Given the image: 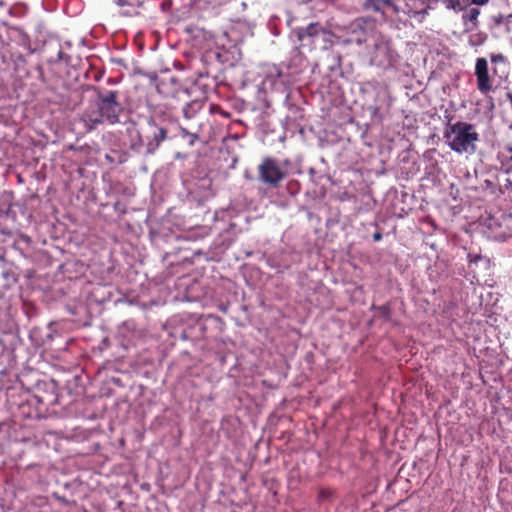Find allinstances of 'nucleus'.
<instances>
[{
    "label": "nucleus",
    "mask_w": 512,
    "mask_h": 512,
    "mask_svg": "<svg viewBox=\"0 0 512 512\" xmlns=\"http://www.w3.org/2000/svg\"><path fill=\"white\" fill-rule=\"evenodd\" d=\"M444 138L454 152L471 155L476 151L479 135L473 125L458 121L446 128Z\"/></svg>",
    "instance_id": "obj_1"
},
{
    "label": "nucleus",
    "mask_w": 512,
    "mask_h": 512,
    "mask_svg": "<svg viewBox=\"0 0 512 512\" xmlns=\"http://www.w3.org/2000/svg\"><path fill=\"white\" fill-rule=\"evenodd\" d=\"M373 51L370 62L377 66H391L396 60V53L391 46L389 38L382 34L373 37Z\"/></svg>",
    "instance_id": "obj_2"
},
{
    "label": "nucleus",
    "mask_w": 512,
    "mask_h": 512,
    "mask_svg": "<svg viewBox=\"0 0 512 512\" xmlns=\"http://www.w3.org/2000/svg\"><path fill=\"white\" fill-rule=\"evenodd\" d=\"M97 107L101 110L104 120L110 124L120 121L119 116L123 111L122 105L117 100V92L109 91L100 95L97 99Z\"/></svg>",
    "instance_id": "obj_3"
},
{
    "label": "nucleus",
    "mask_w": 512,
    "mask_h": 512,
    "mask_svg": "<svg viewBox=\"0 0 512 512\" xmlns=\"http://www.w3.org/2000/svg\"><path fill=\"white\" fill-rule=\"evenodd\" d=\"M258 173L259 179L271 186H277L285 178V172L278 161L270 157L263 159L258 167Z\"/></svg>",
    "instance_id": "obj_4"
},
{
    "label": "nucleus",
    "mask_w": 512,
    "mask_h": 512,
    "mask_svg": "<svg viewBox=\"0 0 512 512\" xmlns=\"http://www.w3.org/2000/svg\"><path fill=\"white\" fill-rule=\"evenodd\" d=\"M475 75L477 77V87L481 93H487L491 90V84L488 75V62L485 58H478L475 65Z\"/></svg>",
    "instance_id": "obj_5"
},
{
    "label": "nucleus",
    "mask_w": 512,
    "mask_h": 512,
    "mask_svg": "<svg viewBox=\"0 0 512 512\" xmlns=\"http://www.w3.org/2000/svg\"><path fill=\"white\" fill-rule=\"evenodd\" d=\"M389 106L390 103L388 91L386 89H379L376 92L375 103L369 107V110L371 111L374 118L382 120L384 117L383 110L388 109Z\"/></svg>",
    "instance_id": "obj_6"
},
{
    "label": "nucleus",
    "mask_w": 512,
    "mask_h": 512,
    "mask_svg": "<svg viewBox=\"0 0 512 512\" xmlns=\"http://www.w3.org/2000/svg\"><path fill=\"white\" fill-rule=\"evenodd\" d=\"M484 226L486 227L487 237L490 239L504 241L508 236L507 231L503 229L502 225L494 217H488L484 221Z\"/></svg>",
    "instance_id": "obj_7"
},
{
    "label": "nucleus",
    "mask_w": 512,
    "mask_h": 512,
    "mask_svg": "<svg viewBox=\"0 0 512 512\" xmlns=\"http://www.w3.org/2000/svg\"><path fill=\"white\" fill-rule=\"evenodd\" d=\"M81 119L88 130H92L96 128L97 125L105 122L101 110L99 109V107H97V105L93 109H87L82 114Z\"/></svg>",
    "instance_id": "obj_8"
},
{
    "label": "nucleus",
    "mask_w": 512,
    "mask_h": 512,
    "mask_svg": "<svg viewBox=\"0 0 512 512\" xmlns=\"http://www.w3.org/2000/svg\"><path fill=\"white\" fill-rule=\"evenodd\" d=\"M404 12L410 17L427 14L428 0H406Z\"/></svg>",
    "instance_id": "obj_9"
},
{
    "label": "nucleus",
    "mask_w": 512,
    "mask_h": 512,
    "mask_svg": "<svg viewBox=\"0 0 512 512\" xmlns=\"http://www.w3.org/2000/svg\"><path fill=\"white\" fill-rule=\"evenodd\" d=\"M321 31L322 27L319 23H311L305 28L295 29L294 33L296 34L298 40L303 42L318 36Z\"/></svg>",
    "instance_id": "obj_10"
},
{
    "label": "nucleus",
    "mask_w": 512,
    "mask_h": 512,
    "mask_svg": "<svg viewBox=\"0 0 512 512\" xmlns=\"http://www.w3.org/2000/svg\"><path fill=\"white\" fill-rule=\"evenodd\" d=\"M366 7L375 12H382L383 14L387 9H391L394 12H398L399 10L396 0H367Z\"/></svg>",
    "instance_id": "obj_11"
},
{
    "label": "nucleus",
    "mask_w": 512,
    "mask_h": 512,
    "mask_svg": "<svg viewBox=\"0 0 512 512\" xmlns=\"http://www.w3.org/2000/svg\"><path fill=\"white\" fill-rule=\"evenodd\" d=\"M462 22L466 30H473L478 26L480 10L478 8H465L462 10Z\"/></svg>",
    "instance_id": "obj_12"
},
{
    "label": "nucleus",
    "mask_w": 512,
    "mask_h": 512,
    "mask_svg": "<svg viewBox=\"0 0 512 512\" xmlns=\"http://www.w3.org/2000/svg\"><path fill=\"white\" fill-rule=\"evenodd\" d=\"M281 76L278 68L273 67L262 82L263 90H273Z\"/></svg>",
    "instance_id": "obj_13"
},
{
    "label": "nucleus",
    "mask_w": 512,
    "mask_h": 512,
    "mask_svg": "<svg viewBox=\"0 0 512 512\" xmlns=\"http://www.w3.org/2000/svg\"><path fill=\"white\" fill-rule=\"evenodd\" d=\"M226 0H192V4L196 9L207 10L220 7Z\"/></svg>",
    "instance_id": "obj_14"
},
{
    "label": "nucleus",
    "mask_w": 512,
    "mask_h": 512,
    "mask_svg": "<svg viewBox=\"0 0 512 512\" xmlns=\"http://www.w3.org/2000/svg\"><path fill=\"white\" fill-rule=\"evenodd\" d=\"M444 6L454 12H461L468 7L470 0H441Z\"/></svg>",
    "instance_id": "obj_15"
},
{
    "label": "nucleus",
    "mask_w": 512,
    "mask_h": 512,
    "mask_svg": "<svg viewBox=\"0 0 512 512\" xmlns=\"http://www.w3.org/2000/svg\"><path fill=\"white\" fill-rule=\"evenodd\" d=\"M492 62L495 65L494 72L497 73L498 69H500L502 74H505L507 71V64L504 61L503 56L497 55L492 57Z\"/></svg>",
    "instance_id": "obj_16"
},
{
    "label": "nucleus",
    "mask_w": 512,
    "mask_h": 512,
    "mask_svg": "<svg viewBox=\"0 0 512 512\" xmlns=\"http://www.w3.org/2000/svg\"><path fill=\"white\" fill-rule=\"evenodd\" d=\"M167 138V130L162 127H156L155 132L153 133L152 140H154L157 144H161Z\"/></svg>",
    "instance_id": "obj_17"
},
{
    "label": "nucleus",
    "mask_w": 512,
    "mask_h": 512,
    "mask_svg": "<svg viewBox=\"0 0 512 512\" xmlns=\"http://www.w3.org/2000/svg\"><path fill=\"white\" fill-rule=\"evenodd\" d=\"M500 156L509 162L508 169H512V145H507L500 152Z\"/></svg>",
    "instance_id": "obj_18"
},
{
    "label": "nucleus",
    "mask_w": 512,
    "mask_h": 512,
    "mask_svg": "<svg viewBox=\"0 0 512 512\" xmlns=\"http://www.w3.org/2000/svg\"><path fill=\"white\" fill-rule=\"evenodd\" d=\"M159 146V144H157L154 140L151 139L147 143L146 154H153L158 149Z\"/></svg>",
    "instance_id": "obj_19"
},
{
    "label": "nucleus",
    "mask_w": 512,
    "mask_h": 512,
    "mask_svg": "<svg viewBox=\"0 0 512 512\" xmlns=\"http://www.w3.org/2000/svg\"><path fill=\"white\" fill-rule=\"evenodd\" d=\"M188 138H189V144L193 145L196 142V140L198 139V134L191 133V134H189Z\"/></svg>",
    "instance_id": "obj_20"
},
{
    "label": "nucleus",
    "mask_w": 512,
    "mask_h": 512,
    "mask_svg": "<svg viewBox=\"0 0 512 512\" xmlns=\"http://www.w3.org/2000/svg\"><path fill=\"white\" fill-rule=\"evenodd\" d=\"M489 2V0H470V3L474 5H485Z\"/></svg>",
    "instance_id": "obj_21"
},
{
    "label": "nucleus",
    "mask_w": 512,
    "mask_h": 512,
    "mask_svg": "<svg viewBox=\"0 0 512 512\" xmlns=\"http://www.w3.org/2000/svg\"><path fill=\"white\" fill-rule=\"evenodd\" d=\"M113 2L115 4H117L118 6H121V7L126 6V5L129 4L128 0H113Z\"/></svg>",
    "instance_id": "obj_22"
},
{
    "label": "nucleus",
    "mask_w": 512,
    "mask_h": 512,
    "mask_svg": "<svg viewBox=\"0 0 512 512\" xmlns=\"http://www.w3.org/2000/svg\"><path fill=\"white\" fill-rule=\"evenodd\" d=\"M180 134H181V136H182L183 138H185V137H188V136H189V134H191V133H190L187 129H185V128H182V127H181V128H180Z\"/></svg>",
    "instance_id": "obj_23"
},
{
    "label": "nucleus",
    "mask_w": 512,
    "mask_h": 512,
    "mask_svg": "<svg viewBox=\"0 0 512 512\" xmlns=\"http://www.w3.org/2000/svg\"><path fill=\"white\" fill-rule=\"evenodd\" d=\"M381 239H382V234H381L380 232H376V233H374V234H373V240H374L375 242H378V241H380Z\"/></svg>",
    "instance_id": "obj_24"
},
{
    "label": "nucleus",
    "mask_w": 512,
    "mask_h": 512,
    "mask_svg": "<svg viewBox=\"0 0 512 512\" xmlns=\"http://www.w3.org/2000/svg\"><path fill=\"white\" fill-rule=\"evenodd\" d=\"M191 106H192V105H188V106H187V107H185V108H184V110H183V111H184V115H185V117H187V118L192 117V115L189 113V108H190Z\"/></svg>",
    "instance_id": "obj_25"
},
{
    "label": "nucleus",
    "mask_w": 512,
    "mask_h": 512,
    "mask_svg": "<svg viewBox=\"0 0 512 512\" xmlns=\"http://www.w3.org/2000/svg\"><path fill=\"white\" fill-rule=\"evenodd\" d=\"M380 310H381L382 314H383L385 317H387V316H388V314H389V309H388V307L383 306V307H381V308H380Z\"/></svg>",
    "instance_id": "obj_26"
},
{
    "label": "nucleus",
    "mask_w": 512,
    "mask_h": 512,
    "mask_svg": "<svg viewBox=\"0 0 512 512\" xmlns=\"http://www.w3.org/2000/svg\"><path fill=\"white\" fill-rule=\"evenodd\" d=\"M355 41H356L358 44H361V43L363 42V40H362L360 37L356 38V39H355Z\"/></svg>",
    "instance_id": "obj_27"
},
{
    "label": "nucleus",
    "mask_w": 512,
    "mask_h": 512,
    "mask_svg": "<svg viewBox=\"0 0 512 512\" xmlns=\"http://www.w3.org/2000/svg\"><path fill=\"white\" fill-rule=\"evenodd\" d=\"M353 26H357V27H359V28H360V27H361V24L357 22V23H354V24H353Z\"/></svg>",
    "instance_id": "obj_28"
},
{
    "label": "nucleus",
    "mask_w": 512,
    "mask_h": 512,
    "mask_svg": "<svg viewBox=\"0 0 512 512\" xmlns=\"http://www.w3.org/2000/svg\"><path fill=\"white\" fill-rule=\"evenodd\" d=\"M194 106H197L198 108L201 107L200 103H193Z\"/></svg>",
    "instance_id": "obj_29"
},
{
    "label": "nucleus",
    "mask_w": 512,
    "mask_h": 512,
    "mask_svg": "<svg viewBox=\"0 0 512 512\" xmlns=\"http://www.w3.org/2000/svg\"><path fill=\"white\" fill-rule=\"evenodd\" d=\"M165 6H168V3H165V2H164V3L162 4V7H163V8H165Z\"/></svg>",
    "instance_id": "obj_30"
},
{
    "label": "nucleus",
    "mask_w": 512,
    "mask_h": 512,
    "mask_svg": "<svg viewBox=\"0 0 512 512\" xmlns=\"http://www.w3.org/2000/svg\"><path fill=\"white\" fill-rule=\"evenodd\" d=\"M165 6H168V3H165V2H164V3L162 4V7H163V8H165Z\"/></svg>",
    "instance_id": "obj_31"
}]
</instances>
